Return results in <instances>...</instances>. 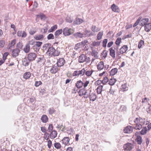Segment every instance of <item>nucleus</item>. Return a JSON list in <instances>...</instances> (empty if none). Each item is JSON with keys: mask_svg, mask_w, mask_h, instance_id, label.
Instances as JSON below:
<instances>
[{"mask_svg": "<svg viewBox=\"0 0 151 151\" xmlns=\"http://www.w3.org/2000/svg\"><path fill=\"white\" fill-rule=\"evenodd\" d=\"M44 36L43 35L40 34L38 35H35L34 37L35 39L38 40H41L44 38Z\"/></svg>", "mask_w": 151, "mask_h": 151, "instance_id": "b1692460", "label": "nucleus"}, {"mask_svg": "<svg viewBox=\"0 0 151 151\" xmlns=\"http://www.w3.org/2000/svg\"><path fill=\"white\" fill-rule=\"evenodd\" d=\"M41 120L44 123H46L48 121V118L46 115H43L41 117Z\"/></svg>", "mask_w": 151, "mask_h": 151, "instance_id": "4be33fe9", "label": "nucleus"}, {"mask_svg": "<svg viewBox=\"0 0 151 151\" xmlns=\"http://www.w3.org/2000/svg\"><path fill=\"white\" fill-rule=\"evenodd\" d=\"M16 40L15 39L11 41V43L9 45V49H10L15 45L16 43Z\"/></svg>", "mask_w": 151, "mask_h": 151, "instance_id": "de8ad7c7", "label": "nucleus"}, {"mask_svg": "<svg viewBox=\"0 0 151 151\" xmlns=\"http://www.w3.org/2000/svg\"><path fill=\"white\" fill-rule=\"evenodd\" d=\"M17 35L19 37H25L27 36V34L26 32L22 30L19 31L17 33Z\"/></svg>", "mask_w": 151, "mask_h": 151, "instance_id": "4468645a", "label": "nucleus"}, {"mask_svg": "<svg viewBox=\"0 0 151 151\" xmlns=\"http://www.w3.org/2000/svg\"><path fill=\"white\" fill-rule=\"evenodd\" d=\"M88 42V41L87 40H85L83 41H82L80 42L81 45V46L82 47H83Z\"/></svg>", "mask_w": 151, "mask_h": 151, "instance_id": "338daca9", "label": "nucleus"}, {"mask_svg": "<svg viewBox=\"0 0 151 151\" xmlns=\"http://www.w3.org/2000/svg\"><path fill=\"white\" fill-rule=\"evenodd\" d=\"M30 49V46L29 44H27L24 47V48L23 50L24 52L26 53H28Z\"/></svg>", "mask_w": 151, "mask_h": 151, "instance_id": "393cba45", "label": "nucleus"}, {"mask_svg": "<svg viewBox=\"0 0 151 151\" xmlns=\"http://www.w3.org/2000/svg\"><path fill=\"white\" fill-rule=\"evenodd\" d=\"M65 63V60L63 58H60L58 60L57 65L58 67H61L64 65Z\"/></svg>", "mask_w": 151, "mask_h": 151, "instance_id": "f8f14e48", "label": "nucleus"}, {"mask_svg": "<svg viewBox=\"0 0 151 151\" xmlns=\"http://www.w3.org/2000/svg\"><path fill=\"white\" fill-rule=\"evenodd\" d=\"M58 28V26L57 25H55L54 26L52 27L51 28L48 30L49 32H52L56 30Z\"/></svg>", "mask_w": 151, "mask_h": 151, "instance_id": "4c0bfd02", "label": "nucleus"}, {"mask_svg": "<svg viewBox=\"0 0 151 151\" xmlns=\"http://www.w3.org/2000/svg\"><path fill=\"white\" fill-rule=\"evenodd\" d=\"M30 61L29 59L26 58H24L22 60V65L25 66H27L29 65Z\"/></svg>", "mask_w": 151, "mask_h": 151, "instance_id": "dca6fc26", "label": "nucleus"}, {"mask_svg": "<svg viewBox=\"0 0 151 151\" xmlns=\"http://www.w3.org/2000/svg\"><path fill=\"white\" fill-rule=\"evenodd\" d=\"M135 123L134 129L136 130H140L142 128V125L145 124V119L140 118H136L134 121Z\"/></svg>", "mask_w": 151, "mask_h": 151, "instance_id": "f257e3e1", "label": "nucleus"}, {"mask_svg": "<svg viewBox=\"0 0 151 151\" xmlns=\"http://www.w3.org/2000/svg\"><path fill=\"white\" fill-rule=\"evenodd\" d=\"M85 72V70L84 68L82 69L81 70H76L73 73V76H79V75L83 76Z\"/></svg>", "mask_w": 151, "mask_h": 151, "instance_id": "20e7f679", "label": "nucleus"}, {"mask_svg": "<svg viewBox=\"0 0 151 151\" xmlns=\"http://www.w3.org/2000/svg\"><path fill=\"white\" fill-rule=\"evenodd\" d=\"M42 83L41 81H36L35 82V86L36 87H37L39 86L40 85H42Z\"/></svg>", "mask_w": 151, "mask_h": 151, "instance_id": "e2e57ef3", "label": "nucleus"}, {"mask_svg": "<svg viewBox=\"0 0 151 151\" xmlns=\"http://www.w3.org/2000/svg\"><path fill=\"white\" fill-rule=\"evenodd\" d=\"M91 92V90H86L84 89H81L79 90L78 93L80 96H84L83 97L86 99L88 97L89 93Z\"/></svg>", "mask_w": 151, "mask_h": 151, "instance_id": "f03ea898", "label": "nucleus"}, {"mask_svg": "<svg viewBox=\"0 0 151 151\" xmlns=\"http://www.w3.org/2000/svg\"><path fill=\"white\" fill-rule=\"evenodd\" d=\"M54 49V48L50 46V47H49L48 51L47 52V54L50 56L51 55L53 56Z\"/></svg>", "mask_w": 151, "mask_h": 151, "instance_id": "a211bd4d", "label": "nucleus"}, {"mask_svg": "<svg viewBox=\"0 0 151 151\" xmlns=\"http://www.w3.org/2000/svg\"><path fill=\"white\" fill-rule=\"evenodd\" d=\"M147 129L146 127H143L141 131L140 132L141 134L144 135L147 133Z\"/></svg>", "mask_w": 151, "mask_h": 151, "instance_id": "58836bf2", "label": "nucleus"}, {"mask_svg": "<svg viewBox=\"0 0 151 151\" xmlns=\"http://www.w3.org/2000/svg\"><path fill=\"white\" fill-rule=\"evenodd\" d=\"M54 51L53 56H57L59 55L60 52L57 49L55 50V49Z\"/></svg>", "mask_w": 151, "mask_h": 151, "instance_id": "8fccbe9b", "label": "nucleus"}, {"mask_svg": "<svg viewBox=\"0 0 151 151\" xmlns=\"http://www.w3.org/2000/svg\"><path fill=\"white\" fill-rule=\"evenodd\" d=\"M134 147L133 144L128 143L124 145L123 148L125 150L130 151L134 148Z\"/></svg>", "mask_w": 151, "mask_h": 151, "instance_id": "423d86ee", "label": "nucleus"}, {"mask_svg": "<svg viewBox=\"0 0 151 151\" xmlns=\"http://www.w3.org/2000/svg\"><path fill=\"white\" fill-rule=\"evenodd\" d=\"M80 43H78L76 44L75 46L74 49L76 50H77L78 48L82 47Z\"/></svg>", "mask_w": 151, "mask_h": 151, "instance_id": "052dcab7", "label": "nucleus"}, {"mask_svg": "<svg viewBox=\"0 0 151 151\" xmlns=\"http://www.w3.org/2000/svg\"><path fill=\"white\" fill-rule=\"evenodd\" d=\"M103 86L102 85H100L97 88V93L98 94H100L102 91V89L103 88Z\"/></svg>", "mask_w": 151, "mask_h": 151, "instance_id": "ea45409f", "label": "nucleus"}, {"mask_svg": "<svg viewBox=\"0 0 151 151\" xmlns=\"http://www.w3.org/2000/svg\"><path fill=\"white\" fill-rule=\"evenodd\" d=\"M86 56L84 54H82L79 57L78 62L79 63H83L86 61Z\"/></svg>", "mask_w": 151, "mask_h": 151, "instance_id": "1a4fd4ad", "label": "nucleus"}, {"mask_svg": "<svg viewBox=\"0 0 151 151\" xmlns=\"http://www.w3.org/2000/svg\"><path fill=\"white\" fill-rule=\"evenodd\" d=\"M71 29H69L67 27H66L64 28L63 31V35L65 36H69L71 35L70 30Z\"/></svg>", "mask_w": 151, "mask_h": 151, "instance_id": "6e6552de", "label": "nucleus"}, {"mask_svg": "<svg viewBox=\"0 0 151 151\" xmlns=\"http://www.w3.org/2000/svg\"><path fill=\"white\" fill-rule=\"evenodd\" d=\"M118 70V69L116 68L112 69L109 72L110 75L111 76L115 75L117 72Z\"/></svg>", "mask_w": 151, "mask_h": 151, "instance_id": "473e14b6", "label": "nucleus"}, {"mask_svg": "<svg viewBox=\"0 0 151 151\" xmlns=\"http://www.w3.org/2000/svg\"><path fill=\"white\" fill-rule=\"evenodd\" d=\"M54 36L52 34H50L47 36V39L48 40L53 39H54Z\"/></svg>", "mask_w": 151, "mask_h": 151, "instance_id": "864d4df0", "label": "nucleus"}, {"mask_svg": "<svg viewBox=\"0 0 151 151\" xmlns=\"http://www.w3.org/2000/svg\"><path fill=\"white\" fill-rule=\"evenodd\" d=\"M116 81V80L114 78H111L110 79L109 81V84L111 86H113Z\"/></svg>", "mask_w": 151, "mask_h": 151, "instance_id": "72a5a7b5", "label": "nucleus"}, {"mask_svg": "<svg viewBox=\"0 0 151 151\" xmlns=\"http://www.w3.org/2000/svg\"><path fill=\"white\" fill-rule=\"evenodd\" d=\"M110 51V56L113 58L115 57V51L112 48H110L109 49Z\"/></svg>", "mask_w": 151, "mask_h": 151, "instance_id": "c85d7f7f", "label": "nucleus"}, {"mask_svg": "<svg viewBox=\"0 0 151 151\" xmlns=\"http://www.w3.org/2000/svg\"><path fill=\"white\" fill-rule=\"evenodd\" d=\"M85 33L84 34L85 36L87 37L92 35V32L91 31H88L87 30H85Z\"/></svg>", "mask_w": 151, "mask_h": 151, "instance_id": "a19ab883", "label": "nucleus"}, {"mask_svg": "<svg viewBox=\"0 0 151 151\" xmlns=\"http://www.w3.org/2000/svg\"><path fill=\"white\" fill-rule=\"evenodd\" d=\"M70 139L68 137H64L61 140L62 143L64 145L68 146L70 145L69 141Z\"/></svg>", "mask_w": 151, "mask_h": 151, "instance_id": "0eeeda50", "label": "nucleus"}, {"mask_svg": "<svg viewBox=\"0 0 151 151\" xmlns=\"http://www.w3.org/2000/svg\"><path fill=\"white\" fill-rule=\"evenodd\" d=\"M51 46V44L50 43H47L45 44L43 47V49L45 50H46L47 49H48L49 47H50Z\"/></svg>", "mask_w": 151, "mask_h": 151, "instance_id": "3c124183", "label": "nucleus"}, {"mask_svg": "<svg viewBox=\"0 0 151 151\" xmlns=\"http://www.w3.org/2000/svg\"><path fill=\"white\" fill-rule=\"evenodd\" d=\"M91 29L92 31L94 32H97L100 30L99 28L95 26H92L91 28Z\"/></svg>", "mask_w": 151, "mask_h": 151, "instance_id": "79ce46f5", "label": "nucleus"}, {"mask_svg": "<svg viewBox=\"0 0 151 151\" xmlns=\"http://www.w3.org/2000/svg\"><path fill=\"white\" fill-rule=\"evenodd\" d=\"M37 56V55L34 52H30L28 54L27 58L30 61L35 60Z\"/></svg>", "mask_w": 151, "mask_h": 151, "instance_id": "39448f33", "label": "nucleus"}, {"mask_svg": "<svg viewBox=\"0 0 151 151\" xmlns=\"http://www.w3.org/2000/svg\"><path fill=\"white\" fill-rule=\"evenodd\" d=\"M121 38L120 37H118L116 40L115 42V44L118 46H119L121 42Z\"/></svg>", "mask_w": 151, "mask_h": 151, "instance_id": "4d7b16f0", "label": "nucleus"}, {"mask_svg": "<svg viewBox=\"0 0 151 151\" xmlns=\"http://www.w3.org/2000/svg\"><path fill=\"white\" fill-rule=\"evenodd\" d=\"M100 42L98 41H94L92 43L93 46H98L100 45Z\"/></svg>", "mask_w": 151, "mask_h": 151, "instance_id": "5fc2aeb1", "label": "nucleus"}, {"mask_svg": "<svg viewBox=\"0 0 151 151\" xmlns=\"http://www.w3.org/2000/svg\"><path fill=\"white\" fill-rule=\"evenodd\" d=\"M90 100L92 101H95L96 98V94L93 93H89V96Z\"/></svg>", "mask_w": 151, "mask_h": 151, "instance_id": "f3484780", "label": "nucleus"}, {"mask_svg": "<svg viewBox=\"0 0 151 151\" xmlns=\"http://www.w3.org/2000/svg\"><path fill=\"white\" fill-rule=\"evenodd\" d=\"M62 32L63 31L61 29L56 31L55 33V38L56 39H58L59 36L61 34Z\"/></svg>", "mask_w": 151, "mask_h": 151, "instance_id": "412c9836", "label": "nucleus"}, {"mask_svg": "<svg viewBox=\"0 0 151 151\" xmlns=\"http://www.w3.org/2000/svg\"><path fill=\"white\" fill-rule=\"evenodd\" d=\"M136 141L139 145H140L142 142V137L140 136H137L136 139Z\"/></svg>", "mask_w": 151, "mask_h": 151, "instance_id": "f704fd0d", "label": "nucleus"}, {"mask_svg": "<svg viewBox=\"0 0 151 151\" xmlns=\"http://www.w3.org/2000/svg\"><path fill=\"white\" fill-rule=\"evenodd\" d=\"M151 29V23H149L146 24L145 26V30L147 32H149Z\"/></svg>", "mask_w": 151, "mask_h": 151, "instance_id": "aec40b11", "label": "nucleus"}, {"mask_svg": "<svg viewBox=\"0 0 151 151\" xmlns=\"http://www.w3.org/2000/svg\"><path fill=\"white\" fill-rule=\"evenodd\" d=\"M74 36L76 37L81 38L84 37V35L80 32H77L74 34Z\"/></svg>", "mask_w": 151, "mask_h": 151, "instance_id": "a878e982", "label": "nucleus"}, {"mask_svg": "<svg viewBox=\"0 0 151 151\" xmlns=\"http://www.w3.org/2000/svg\"><path fill=\"white\" fill-rule=\"evenodd\" d=\"M91 55L92 56H93L96 58H97L99 57L98 53L95 50H92Z\"/></svg>", "mask_w": 151, "mask_h": 151, "instance_id": "2f4dec72", "label": "nucleus"}, {"mask_svg": "<svg viewBox=\"0 0 151 151\" xmlns=\"http://www.w3.org/2000/svg\"><path fill=\"white\" fill-rule=\"evenodd\" d=\"M97 67L99 70H101L103 69L104 67V62L103 61L99 62L97 65Z\"/></svg>", "mask_w": 151, "mask_h": 151, "instance_id": "5701e85b", "label": "nucleus"}, {"mask_svg": "<svg viewBox=\"0 0 151 151\" xmlns=\"http://www.w3.org/2000/svg\"><path fill=\"white\" fill-rule=\"evenodd\" d=\"M149 19L148 18H143L140 20L139 22V24L141 26L145 25L149 22Z\"/></svg>", "mask_w": 151, "mask_h": 151, "instance_id": "9b49d317", "label": "nucleus"}, {"mask_svg": "<svg viewBox=\"0 0 151 151\" xmlns=\"http://www.w3.org/2000/svg\"><path fill=\"white\" fill-rule=\"evenodd\" d=\"M108 51L106 50H104L101 53L103 57L105 58L106 57Z\"/></svg>", "mask_w": 151, "mask_h": 151, "instance_id": "bf43d9fd", "label": "nucleus"}, {"mask_svg": "<svg viewBox=\"0 0 151 151\" xmlns=\"http://www.w3.org/2000/svg\"><path fill=\"white\" fill-rule=\"evenodd\" d=\"M111 8L112 11L114 12H119L120 10L118 7L114 4L111 5Z\"/></svg>", "mask_w": 151, "mask_h": 151, "instance_id": "6ab92c4d", "label": "nucleus"}, {"mask_svg": "<svg viewBox=\"0 0 151 151\" xmlns=\"http://www.w3.org/2000/svg\"><path fill=\"white\" fill-rule=\"evenodd\" d=\"M103 32L102 31L100 32L97 35V39L98 40H101L102 37L103 35Z\"/></svg>", "mask_w": 151, "mask_h": 151, "instance_id": "49530a36", "label": "nucleus"}, {"mask_svg": "<svg viewBox=\"0 0 151 151\" xmlns=\"http://www.w3.org/2000/svg\"><path fill=\"white\" fill-rule=\"evenodd\" d=\"M83 84V83L80 80L77 82L76 83V86L78 88H80L82 87Z\"/></svg>", "mask_w": 151, "mask_h": 151, "instance_id": "7c9ffc66", "label": "nucleus"}, {"mask_svg": "<svg viewBox=\"0 0 151 151\" xmlns=\"http://www.w3.org/2000/svg\"><path fill=\"white\" fill-rule=\"evenodd\" d=\"M45 60L43 58H40L37 61V63L39 64H43L45 63Z\"/></svg>", "mask_w": 151, "mask_h": 151, "instance_id": "a18cd8bd", "label": "nucleus"}, {"mask_svg": "<svg viewBox=\"0 0 151 151\" xmlns=\"http://www.w3.org/2000/svg\"><path fill=\"white\" fill-rule=\"evenodd\" d=\"M20 52V50H19L18 49H16L13 50L12 52V56L14 58H16L18 55L19 53Z\"/></svg>", "mask_w": 151, "mask_h": 151, "instance_id": "2eb2a0df", "label": "nucleus"}, {"mask_svg": "<svg viewBox=\"0 0 151 151\" xmlns=\"http://www.w3.org/2000/svg\"><path fill=\"white\" fill-rule=\"evenodd\" d=\"M83 22V20L81 19L76 18V20L74 21V24H79Z\"/></svg>", "mask_w": 151, "mask_h": 151, "instance_id": "e433bc0d", "label": "nucleus"}, {"mask_svg": "<svg viewBox=\"0 0 151 151\" xmlns=\"http://www.w3.org/2000/svg\"><path fill=\"white\" fill-rule=\"evenodd\" d=\"M42 42L39 41L36 42L35 46L38 47H40L42 45Z\"/></svg>", "mask_w": 151, "mask_h": 151, "instance_id": "774afa93", "label": "nucleus"}, {"mask_svg": "<svg viewBox=\"0 0 151 151\" xmlns=\"http://www.w3.org/2000/svg\"><path fill=\"white\" fill-rule=\"evenodd\" d=\"M133 127L132 126H128L124 129V132L127 133H130L132 132Z\"/></svg>", "mask_w": 151, "mask_h": 151, "instance_id": "ddd939ff", "label": "nucleus"}, {"mask_svg": "<svg viewBox=\"0 0 151 151\" xmlns=\"http://www.w3.org/2000/svg\"><path fill=\"white\" fill-rule=\"evenodd\" d=\"M93 71L91 70H88L86 71L85 70V72L84 74L87 76L89 77L91 76L92 74Z\"/></svg>", "mask_w": 151, "mask_h": 151, "instance_id": "c9c22d12", "label": "nucleus"}, {"mask_svg": "<svg viewBox=\"0 0 151 151\" xmlns=\"http://www.w3.org/2000/svg\"><path fill=\"white\" fill-rule=\"evenodd\" d=\"M144 41L142 40H140L139 43L138 45V47L139 48H141L142 47V45H144Z\"/></svg>", "mask_w": 151, "mask_h": 151, "instance_id": "6e6d98bb", "label": "nucleus"}, {"mask_svg": "<svg viewBox=\"0 0 151 151\" xmlns=\"http://www.w3.org/2000/svg\"><path fill=\"white\" fill-rule=\"evenodd\" d=\"M108 40L107 39H105L103 41V47H105L106 46V45L107 42Z\"/></svg>", "mask_w": 151, "mask_h": 151, "instance_id": "69168bd1", "label": "nucleus"}, {"mask_svg": "<svg viewBox=\"0 0 151 151\" xmlns=\"http://www.w3.org/2000/svg\"><path fill=\"white\" fill-rule=\"evenodd\" d=\"M23 45L22 43L19 42L18 44H17V49H18L19 50H20L21 49H22V47H23Z\"/></svg>", "mask_w": 151, "mask_h": 151, "instance_id": "09e8293b", "label": "nucleus"}, {"mask_svg": "<svg viewBox=\"0 0 151 151\" xmlns=\"http://www.w3.org/2000/svg\"><path fill=\"white\" fill-rule=\"evenodd\" d=\"M58 66L57 65H54L52 66L50 70V72L52 74H55L59 70Z\"/></svg>", "mask_w": 151, "mask_h": 151, "instance_id": "9d476101", "label": "nucleus"}, {"mask_svg": "<svg viewBox=\"0 0 151 151\" xmlns=\"http://www.w3.org/2000/svg\"><path fill=\"white\" fill-rule=\"evenodd\" d=\"M47 27H45L41 29V31L43 34H45L47 32Z\"/></svg>", "mask_w": 151, "mask_h": 151, "instance_id": "603ef678", "label": "nucleus"}, {"mask_svg": "<svg viewBox=\"0 0 151 151\" xmlns=\"http://www.w3.org/2000/svg\"><path fill=\"white\" fill-rule=\"evenodd\" d=\"M31 73L29 72H26L23 75V77L24 78L27 79H29L31 76Z\"/></svg>", "mask_w": 151, "mask_h": 151, "instance_id": "cd10ccee", "label": "nucleus"}, {"mask_svg": "<svg viewBox=\"0 0 151 151\" xmlns=\"http://www.w3.org/2000/svg\"><path fill=\"white\" fill-rule=\"evenodd\" d=\"M37 17L40 18L41 19H44L45 18V15L43 14H40L37 15Z\"/></svg>", "mask_w": 151, "mask_h": 151, "instance_id": "13d9d810", "label": "nucleus"}, {"mask_svg": "<svg viewBox=\"0 0 151 151\" xmlns=\"http://www.w3.org/2000/svg\"><path fill=\"white\" fill-rule=\"evenodd\" d=\"M49 134L47 133H46L44 134V139L46 140H48L49 138Z\"/></svg>", "mask_w": 151, "mask_h": 151, "instance_id": "0e129e2a", "label": "nucleus"}, {"mask_svg": "<svg viewBox=\"0 0 151 151\" xmlns=\"http://www.w3.org/2000/svg\"><path fill=\"white\" fill-rule=\"evenodd\" d=\"M48 111L50 114L52 115L55 112V110L53 107H51L49 109Z\"/></svg>", "mask_w": 151, "mask_h": 151, "instance_id": "c03bdc74", "label": "nucleus"}, {"mask_svg": "<svg viewBox=\"0 0 151 151\" xmlns=\"http://www.w3.org/2000/svg\"><path fill=\"white\" fill-rule=\"evenodd\" d=\"M54 146L57 149H59L61 147V144L59 142H55V143L54 144Z\"/></svg>", "mask_w": 151, "mask_h": 151, "instance_id": "37998d69", "label": "nucleus"}, {"mask_svg": "<svg viewBox=\"0 0 151 151\" xmlns=\"http://www.w3.org/2000/svg\"><path fill=\"white\" fill-rule=\"evenodd\" d=\"M109 81V79L108 77L105 76L104 77V79L102 81H98L97 82L100 81L101 83H103V84L105 85Z\"/></svg>", "mask_w": 151, "mask_h": 151, "instance_id": "bb28decb", "label": "nucleus"}, {"mask_svg": "<svg viewBox=\"0 0 151 151\" xmlns=\"http://www.w3.org/2000/svg\"><path fill=\"white\" fill-rule=\"evenodd\" d=\"M128 50V47L127 45H124L120 49L119 52H116L117 56H119L120 54L125 53Z\"/></svg>", "mask_w": 151, "mask_h": 151, "instance_id": "7ed1b4c3", "label": "nucleus"}, {"mask_svg": "<svg viewBox=\"0 0 151 151\" xmlns=\"http://www.w3.org/2000/svg\"><path fill=\"white\" fill-rule=\"evenodd\" d=\"M9 54L8 52H5L3 55V60L5 61V60L6 59V57Z\"/></svg>", "mask_w": 151, "mask_h": 151, "instance_id": "680f3d73", "label": "nucleus"}, {"mask_svg": "<svg viewBox=\"0 0 151 151\" xmlns=\"http://www.w3.org/2000/svg\"><path fill=\"white\" fill-rule=\"evenodd\" d=\"M57 136V132L55 130L52 131L50 134V138L52 139H54Z\"/></svg>", "mask_w": 151, "mask_h": 151, "instance_id": "c756f323", "label": "nucleus"}]
</instances>
